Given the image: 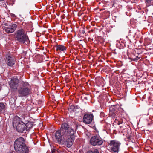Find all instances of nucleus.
<instances>
[{
  "label": "nucleus",
  "instance_id": "a211bd4d",
  "mask_svg": "<svg viewBox=\"0 0 153 153\" xmlns=\"http://www.w3.org/2000/svg\"><path fill=\"white\" fill-rule=\"evenodd\" d=\"M69 111L70 112L71 111H76V107L74 105H71L70 106V108L69 109Z\"/></svg>",
  "mask_w": 153,
  "mask_h": 153
},
{
  "label": "nucleus",
  "instance_id": "c756f323",
  "mask_svg": "<svg viewBox=\"0 0 153 153\" xmlns=\"http://www.w3.org/2000/svg\"><path fill=\"white\" fill-rule=\"evenodd\" d=\"M75 107H76V109H78L79 108V107L78 105L75 106Z\"/></svg>",
  "mask_w": 153,
  "mask_h": 153
},
{
  "label": "nucleus",
  "instance_id": "f8f14e48",
  "mask_svg": "<svg viewBox=\"0 0 153 153\" xmlns=\"http://www.w3.org/2000/svg\"><path fill=\"white\" fill-rule=\"evenodd\" d=\"M17 25L16 24H12L11 27H7L6 29V31L8 33L13 32L17 28Z\"/></svg>",
  "mask_w": 153,
  "mask_h": 153
},
{
  "label": "nucleus",
  "instance_id": "5701e85b",
  "mask_svg": "<svg viewBox=\"0 0 153 153\" xmlns=\"http://www.w3.org/2000/svg\"><path fill=\"white\" fill-rule=\"evenodd\" d=\"M152 0H146V4L148 6H149L151 5V1Z\"/></svg>",
  "mask_w": 153,
  "mask_h": 153
},
{
  "label": "nucleus",
  "instance_id": "393cba45",
  "mask_svg": "<svg viewBox=\"0 0 153 153\" xmlns=\"http://www.w3.org/2000/svg\"><path fill=\"white\" fill-rule=\"evenodd\" d=\"M27 52L26 51H24L22 53V55L23 56L28 57V56L27 55Z\"/></svg>",
  "mask_w": 153,
  "mask_h": 153
},
{
  "label": "nucleus",
  "instance_id": "6e6552de",
  "mask_svg": "<svg viewBox=\"0 0 153 153\" xmlns=\"http://www.w3.org/2000/svg\"><path fill=\"white\" fill-rule=\"evenodd\" d=\"M94 118L93 114H84L83 118V123L86 124H89L92 122Z\"/></svg>",
  "mask_w": 153,
  "mask_h": 153
},
{
  "label": "nucleus",
  "instance_id": "c85d7f7f",
  "mask_svg": "<svg viewBox=\"0 0 153 153\" xmlns=\"http://www.w3.org/2000/svg\"><path fill=\"white\" fill-rule=\"evenodd\" d=\"M54 62H57L58 64H59V62H60V61H58V60L57 59H54Z\"/></svg>",
  "mask_w": 153,
  "mask_h": 153
},
{
  "label": "nucleus",
  "instance_id": "ddd939ff",
  "mask_svg": "<svg viewBox=\"0 0 153 153\" xmlns=\"http://www.w3.org/2000/svg\"><path fill=\"white\" fill-rule=\"evenodd\" d=\"M6 62L8 65L12 66L14 64L16 60L14 58H6Z\"/></svg>",
  "mask_w": 153,
  "mask_h": 153
},
{
  "label": "nucleus",
  "instance_id": "2f4dec72",
  "mask_svg": "<svg viewBox=\"0 0 153 153\" xmlns=\"http://www.w3.org/2000/svg\"><path fill=\"white\" fill-rule=\"evenodd\" d=\"M84 99H86V100H88L87 98V97H84Z\"/></svg>",
  "mask_w": 153,
  "mask_h": 153
},
{
  "label": "nucleus",
  "instance_id": "412c9836",
  "mask_svg": "<svg viewBox=\"0 0 153 153\" xmlns=\"http://www.w3.org/2000/svg\"><path fill=\"white\" fill-rule=\"evenodd\" d=\"M134 54L135 55L134 56L136 57H140L139 56V55L138 54V51H135L133 52Z\"/></svg>",
  "mask_w": 153,
  "mask_h": 153
},
{
  "label": "nucleus",
  "instance_id": "39448f33",
  "mask_svg": "<svg viewBox=\"0 0 153 153\" xmlns=\"http://www.w3.org/2000/svg\"><path fill=\"white\" fill-rule=\"evenodd\" d=\"M15 35L16 40L20 42L24 43L29 40L27 34L23 29H19L16 32Z\"/></svg>",
  "mask_w": 153,
  "mask_h": 153
},
{
  "label": "nucleus",
  "instance_id": "f3484780",
  "mask_svg": "<svg viewBox=\"0 0 153 153\" xmlns=\"http://www.w3.org/2000/svg\"><path fill=\"white\" fill-rule=\"evenodd\" d=\"M76 59H74L75 63H76V64H77L79 65H81V62H82V61L81 62H80V61L81 60V59H80V58H75Z\"/></svg>",
  "mask_w": 153,
  "mask_h": 153
},
{
  "label": "nucleus",
  "instance_id": "a878e982",
  "mask_svg": "<svg viewBox=\"0 0 153 153\" xmlns=\"http://www.w3.org/2000/svg\"><path fill=\"white\" fill-rule=\"evenodd\" d=\"M123 120H122V121H118V125H120V124H125V123L124 122H123Z\"/></svg>",
  "mask_w": 153,
  "mask_h": 153
},
{
  "label": "nucleus",
  "instance_id": "6ab92c4d",
  "mask_svg": "<svg viewBox=\"0 0 153 153\" xmlns=\"http://www.w3.org/2000/svg\"><path fill=\"white\" fill-rule=\"evenodd\" d=\"M43 59L42 58H36L35 61L36 63H40L43 61Z\"/></svg>",
  "mask_w": 153,
  "mask_h": 153
},
{
  "label": "nucleus",
  "instance_id": "e433bc0d",
  "mask_svg": "<svg viewBox=\"0 0 153 153\" xmlns=\"http://www.w3.org/2000/svg\"><path fill=\"white\" fill-rule=\"evenodd\" d=\"M120 127H122V126H120Z\"/></svg>",
  "mask_w": 153,
  "mask_h": 153
},
{
  "label": "nucleus",
  "instance_id": "0eeeda50",
  "mask_svg": "<svg viewBox=\"0 0 153 153\" xmlns=\"http://www.w3.org/2000/svg\"><path fill=\"white\" fill-rule=\"evenodd\" d=\"M90 143L93 146H100L103 144V141L99 136L95 135L91 138Z\"/></svg>",
  "mask_w": 153,
  "mask_h": 153
},
{
  "label": "nucleus",
  "instance_id": "f704fd0d",
  "mask_svg": "<svg viewBox=\"0 0 153 153\" xmlns=\"http://www.w3.org/2000/svg\"><path fill=\"white\" fill-rule=\"evenodd\" d=\"M91 31H92V32H93V30H91Z\"/></svg>",
  "mask_w": 153,
  "mask_h": 153
},
{
  "label": "nucleus",
  "instance_id": "4c0bfd02",
  "mask_svg": "<svg viewBox=\"0 0 153 153\" xmlns=\"http://www.w3.org/2000/svg\"><path fill=\"white\" fill-rule=\"evenodd\" d=\"M1 86H0V90H1Z\"/></svg>",
  "mask_w": 153,
  "mask_h": 153
},
{
  "label": "nucleus",
  "instance_id": "b1692460",
  "mask_svg": "<svg viewBox=\"0 0 153 153\" xmlns=\"http://www.w3.org/2000/svg\"><path fill=\"white\" fill-rule=\"evenodd\" d=\"M127 134H131V128L129 127L127 128Z\"/></svg>",
  "mask_w": 153,
  "mask_h": 153
},
{
  "label": "nucleus",
  "instance_id": "9d476101",
  "mask_svg": "<svg viewBox=\"0 0 153 153\" xmlns=\"http://www.w3.org/2000/svg\"><path fill=\"white\" fill-rule=\"evenodd\" d=\"M109 115L113 118H115L118 114L117 109L115 106H111L109 108Z\"/></svg>",
  "mask_w": 153,
  "mask_h": 153
},
{
  "label": "nucleus",
  "instance_id": "473e14b6",
  "mask_svg": "<svg viewBox=\"0 0 153 153\" xmlns=\"http://www.w3.org/2000/svg\"><path fill=\"white\" fill-rule=\"evenodd\" d=\"M45 58H44V60H45ZM45 61H48V60H46V59H45Z\"/></svg>",
  "mask_w": 153,
  "mask_h": 153
},
{
  "label": "nucleus",
  "instance_id": "cd10ccee",
  "mask_svg": "<svg viewBox=\"0 0 153 153\" xmlns=\"http://www.w3.org/2000/svg\"><path fill=\"white\" fill-rule=\"evenodd\" d=\"M149 102L152 104V100H151V97H150L149 100Z\"/></svg>",
  "mask_w": 153,
  "mask_h": 153
},
{
  "label": "nucleus",
  "instance_id": "4be33fe9",
  "mask_svg": "<svg viewBox=\"0 0 153 153\" xmlns=\"http://www.w3.org/2000/svg\"><path fill=\"white\" fill-rule=\"evenodd\" d=\"M52 153H63V152L61 151H58L56 150H53L52 151Z\"/></svg>",
  "mask_w": 153,
  "mask_h": 153
},
{
  "label": "nucleus",
  "instance_id": "7ed1b4c3",
  "mask_svg": "<svg viewBox=\"0 0 153 153\" xmlns=\"http://www.w3.org/2000/svg\"><path fill=\"white\" fill-rule=\"evenodd\" d=\"M13 125L14 127L16 128V131L22 133L26 130L25 123L23 122L21 119L17 116L13 118Z\"/></svg>",
  "mask_w": 153,
  "mask_h": 153
},
{
  "label": "nucleus",
  "instance_id": "f03ea898",
  "mask_svg": "<svg viewBox=\"0 0 153 153\" xmlns=\"http://www.w3.org/2000/svg\"><path fill=\"white\" fill-rule=\"evenodd\" d=\"M14 146L17 153H28L29 149L25 144L24 139L20 137L14 141Z\"/></svg>",
  "mask_w": 153,
  "mask_h": 153
},
{
  "label": "nucleus",
  "instance_id": "9b49d317",
  "mask_svg": "<svg viewBox=\"0 0 153 153\" xmlns=\"http://www.w3.org/2000/svg\"><path fill=\"white\" fill-rule=\"evenodd\" d=\"M56 51L58 52H61L66 51L67 49V47L65 45H57L56 46Z\"/></svg>",
  "mask_w": 153,
  "mask_h": 153
},
{
  "label": "nucleus",
  "instance_id": "72a5a7b5",
  "mask_svg": "<svg viewBox=\"0 0 153 153\" xmlns=\"http://www.w3.org/2000/svg\"><path fill=\"white\" fill-rule=\"evenodd\" d=\"M8 58H9V57H11V56H8Z\"/></svg>",
  "mask_w": 153,
  "mask_h": 153
},
{
  "label": "nucleus",
  "instance_id": "7c9ffc66",
  "mask_svg": "<svg viewBox=\"0 0 153 153\" xmlns=\"http://www.w3.org/2000/svg\"><path fill=\"white\" fill-rule=\"evenodd\" d=\"M114 54V53L113 52V53H111V55H112V54ZM110 54H110V53H109V54L108 55V56H109V55H110Z\"/></svg>",
  "mask_w": 153,
  "mask_h": 153
},
{
  "label": "nucleus",
  "instance_id": "1a4fd4ad",
  "mask_svg": "<svg viewBox=\"0 0 153 153\" xmlns=\"http://www.w3.org/2000/svg\"><path fill=\"white\" fill-rule=\"evenodd\" d=\"M19 82V80L18 79L13 78L11 79L9 83L11 89H15L17 88Z\"/></svg>",
  "mask_w": 153,
  "mask_h": 153
},
{
  "label": "nucleus",
  "instance_id": "f257e3e1",
  "mask_svg": "<svg viewBox=\"0 0 153 153\" xmlns=\"http://www.w3.org/2000/svg\"><path fill=\"white\" fill-rule=\"evenodd\" d=\"M75 132L74 130L70 128L68 124L63 123L61 125L60 129L55 132V138L59 144L70 148L75 140Z\"/></svg>",
  "mask_w": 153,
  "mask_h": 153
},
{
  "label": "nucleus",
  "instance_id": "2eb2a0df",
  "mask_svg": "<svg viewBox=\"0 0 153 153\" xmlns=\"http://www.w3.org/2000/svg\"><path fill=\"white\" fill-rule=\"evenodd\" d=\"M6 104L5 103H0V113L4 111L6 109Z\"/></svg>",
  "mask_w": 153,
  "mask_h": 153
},
{
  "label": "nucleus",
  "instance_id": "bb28decb",
  "mask_svg": "<svg viewBox=\"0 0 153 153\" xmlns=\"http://www.w3.org/2000/svg\"><path fill=\"white\" fill-rule=\"evenodd\" d=\"M104 115V114L103 112H101L100 114V116L101 117H103Z\"/></svg>",
  "mask_w": 153,
  "mask_h": 153
},
{
  "label": "nucleus",
  "instance_id": "c9c22d12",
  "mask_svg": "<svg viewBox=\"0 0 153 153\" xmlns=\"http://www.w3.org/2000/svg\"><path fill=\"white\" fill-rule=\"evenodd\" d=\"M74 58H72V59H71V60H74Z\"/></svg>",
  "mask_w": 153,
  "mask_h": 153
},
{
  "label": "nucleus",
  "instance_id": "aec40b11",
  "mask_svg": "<svg viewBox=\"0 0 153 153\" xmlns=\"http://www.w3.org/2000/svg\"><path fill=\"white\" fill-rule=\"evenodd\" d=\"M128 59H129L130 60H131V61H134L137 62L140 59V58H128Z\"/></svg>",
  "mask_w": 153,
  "mask_h": 153
},
{
  "label": "nucleus",
  "instance_id": "423d86ee",
  "mask_svg": "<svg viewBox=\"0 0 153 153\" xmlns=\"http://www.w3.org/2000/svg\"><path fill=\"white\" fill-rule=\"evenodd\" d=\"M121 143L116 140H112L108 143V147L111 152L118 153L119 151Z\"/></svg>",
  "mask_w": 153,
  "mask_h": 153
},
{
  "label": "nucleus",
  "instance_id": "4468645a",
  "mask_svg": "<svg viewBox=\"0 0 153 153\" xmlns=\"http://www.w3.org/2000/svg\"><path fill=\"white\" fill-rule=\"evenodd\" d=\"M33 123L30 121H28L27 123H25V128L26 131L29 130L33 126Z\"/></svg>",
  "mask_w": 153,
  "mask_h": 153
},
{
  "label": "nucleus",
  "instance_id": "20e7f679",
  "mask_svg": "<svg viewBox=\"0 0 153 153\" xmlns=\"http://www.w3.org/2000/svg\"><path fill=\"white\" fill-rule=\"evenodd\" d=\"M31 89L27 83H23L18 90V94L20 97H26L30 94Z\"/></svg>",
  "mask_w": 153,
  "mask_h": 153
},
{
  "label": "nucleus",
  "instance_id": "dca6fc26",
  "mask_svg": "<svg viewBox=\"0 0 153 153\" xmlns=\"http://www.w3.org/2000/svg\"><path fill=\"white\" fill-rule=\"evenodd\" d=\"M87 153H99L98 149H93L87 152Z\"/></svg>",
  "mask_w": 153,
  "mask_h": 153
}]
</instances>
